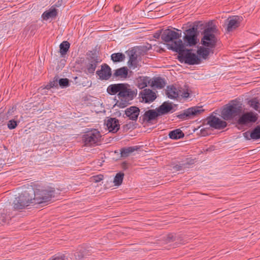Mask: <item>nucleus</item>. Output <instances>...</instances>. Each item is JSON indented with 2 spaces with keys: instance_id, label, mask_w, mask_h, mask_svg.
I'll use <instances>...</instances> for the list:
<instances>
[{
  "instance_id": "obj_1",
  "label": "nucleus",
  "mask_w": 260,
  "mask_h": 260,
  "mask_svg": "<svg viewBox=\"0 0 260 260\" xmlns=\"http://www.w3.org/2000/svg\"><path fill=\"white\" fill-rule=\"evenodd\" d=\"M108 93L114 95L118 93V97L125 103H120L124 107L128 101L132 100L137 95V89H132L129 85L124 83H119L110 85L107 89Z\"/></svg>"
},
{
  "instance_id": "obj_2",
  "label": "nucleus",
  "mask_w": 260,
  "mask_h": 260,
  "mask_svg": "<svg viewBox=\"0 0 260 260\" xmlns=\"http://www.w3.org/2000/svg\"><path fill=\"white\" fill-rule=\"evenodd\" d=\"M178 53L177 59L181 63L189 65L201 63V57L206 59L209 55L210 50H197V54L191 52L192 50H173Z\"/></svg>"
},
{
  "instance_id": "obj_3",
  "label": "nucleus",
  "mask_w": 260,
  "mask_h": 260,
  "mask_svg": "<svg viewBox=\"0 0 260 260\" xmlns=\"http://www.w3.org/2000/svg\"><path fill=\"white\" fill-rule=\"evenodd\" d=\"M217 31L216 26L212 25V22H209L208 26L202 32L203 37L200 44L203 46L198 47L197 49H207L205 47L210 48H215L217 41L215 34Z\"/></svg>"
},
{
  "instance_id": "obj_4",
  "label": "nucleus",
  "mask_w": 260,
  "mask_h": 260,
  "mask_svg": "<svg viewBox=\"0 0 260 260\" xmlns=\"http://www.w3.org/2000/svg\"><path fill=\"white\" fill-rule=\"evenodd\" d=\"M179 48L183 49H187V48H193L200 44V39L198 37V32L197 26L189 28L184 32V36L182 40L180 38V41L178 42Z\"/></svg>"
},
{
  "instance_id": "obj_5",
  "label": "nucleus",
  "mask_w": 260,
  "mask_h": 260,
  "mask_svg": "<svg viewBox=\"0 0 260 260\" xmlns=\"http://www.w3.org/2000/svg\"><path fill=\"white\" fill-rule=\"evenodd\" d=\"M178 32L167 29L161 34V38L169 46L168 49H182L179 48L178 42L182 37L181 31L176 29Z\"/></svg>"
},
{
  "instance_id": "obj_6",
  "label": "nucleus",
  "mask_w": 260,
  "mask_h": 260,
  "mask_svg": "<svg viewBox=\"0 0 260 260\" xmlns=\"http://www.w3.org/2000/svg\"><path fill=\"white\" fill-rule=\"evenodd\" d=\"M242 111V104L238 101H233L223 109L221 115L224 120H228L239 115Z\"/></svg>"
},
{
  "instance_id": "obj_7",
  "label": "nucleus",
  "mask_w": 260,
  "mask_h": 260,
  "mask_svg": "<svg viewBox=\"0 0 260 260\" xmlns=\"http://www.w3.org/2000/svg\"><path fill=\"white\" fill-rule=\"evenodd\" d=\"M55 190L53 188L47 189H36L33 193L34 204H40L49 201L54 197Z\"/></svg>"
},
{
  "instance_id": "obj_8",
  "label": "nucleus",
  "mask_w": 260,
  "mask_h": 260,
  "mask_svg": "<svg viewBox=\"0 0 260 260\" xmlns=\"http://www.w3.org/2000/svg\"><path fill=\"white\" fill-rule=\"evenodd\" d=\"M101 135L97 129H92L83 135L82 140L86 146L98 145L100 142Z\"/></svg>"
},
{
  "instance_id": "obj_9",
  "label": "nucleus",
  "mask_w": 260,
  "mask_h": 260,
  "mask_svg": "<svg viewBox=\"0 0 260 260\" xmlns=\"http://www.w3.org/2000/svg\"><path fill=\"white\" fill-rule=\"evenodd\" d=\"M89 63L86 66L87 72L88 74H93L95 70L98 63L101 62L102 59L99 56V52L96 50H91L89 51Z\"/></svg>"
},
{
  "instance_id": "obj_10",
  "label": "nucleus",
  "mask_w": 260,
  "mask_h": 260,
  "mask_svg": "<svg viewBox=\"0 0 260 260\" xmlns=\"http://www.w3.org/2000/svg\"><path fill=\"white\" fill-rule=\"evenodd\" d=\"M166 94L169 98L171 99H176L179 96L187 98L189 95L188 92L181 90L173 85L167 87Z\"/></svg>"
},
{
  "instance_id": "obj_11",
  "label": "nucleus",
  "mask_w": 260,
  "mask_h": 260,
  "mask_svg": "<svg viewBox=\"0 0 260 260\" xmlns=\"http://www.w3.org/2000/svg\"><path fill=\"white\" fill-rule=\"evenodd\" d=\"M204 111L202 107H193L184 111L183 113L179 114L178 117L180 119H188L192 116L198 115Z\"/></svg>"
},
{
  "instance_id": "obj_12",
  "label": "nucleus",
  "mask_w": 260,
  "mask_h": 260,
  "mask_svg": "<svg viewBox=\"0 0 260 260\" xmlns=\"http://www.w3.org/2000/svg\"><path fill=\"white\" fill-rule=\"evenodd\" d=\"M257 119L256 114L252 112H246L239 117L238 123L241 125H246L249 123L255 122Z\"/></svg>"
},
{
  "instance_id": "obj_13",
  "label": "nucleus",
  "mask_w": 260,
  "mask_h": 260,
  "mask_svg": "<svg viewBox=\"0 0 260 260\" xmlns=\"http://www.w3.org/2000/svg\"><path fill=\"white\" fill-rule=\"evenodd\" d=\"M142 101L146 103H150L153 102L156 98V93L150 89H144L139 94Z\"/></svg>"
},
{
  "instance_id": "obj_14",
  "label": "nucleus",
  "mask_w": 260,
  "mask_h": 260,
  "mask_svg": "<svg viewBox=\"0 0 260 260\" xmlns=\"http://www.w3.org/2000/svg\"><path fill=\"white\" fill-rule=\"evenodd\" d=\"M207 123L212 127L216 129L223 128L226 126V122L216 116H210L207 119Z\"/></svg>"
},
{
  "instance_id": "obj_15",
  "label": "nucleus",
  "mask_w": 260,
  "mask_h": 260,
  "mask_svg": "<svg viewBox=\"0 0 260 260\" xmlns=\"http://www.w3.org/2000/svg\"><path fill=\"white\" fill-rule=\"evenodd\" d=\"M96 74L102 80H108L111 76V68L106 64L101 66V69L96 71Z\"/></svg>"
},
{
  "instance_id": "obj_16",
  "label": "nucleus",
  "mask_w": 260,
  "mask_h": 260,
  "mask_svg": "<svg viewBox=\"0 0 260 260\" xmlns=\"http://www.w3.org/2000/svg\"><path fill=\"white\" fill-rule=\"evenodd\" d=\"M33 193H34V190L32 188L26 190L21 193L18 197L22 198V200H23L26 203V206H28L31 204H34L33 202Z\"/></svg>"
},
{
  "instance_id": "obj_17",
  "label": "nucleus",
  "mask_w": 260,
  "mask_h": 260,
  "mask_svg": "<svg viewBox=\"0 0 260 260\" xmlns=\"http://www.w3.org/2000/svg\"><path fill=\"white\" fill-rule=\"evenodd\" d=\"M107 127L110 132L116 133L119 129L118 120L115 118H109L106 121Z\"/></svg>"
},
{
  "instance_id": "obj_18",
  "label": "nucleus",
  "mask_w": 260,
  "mask_h": 260,
  "mask_svg": "<svg viewBox=\"0 0 260 260\" xmlns=\"http://www.w3.org/2000/svg\"><path fill=\"white\" fill-rule=\"evenodd\" d=\"M126 53L129 56V60L128 61L129 67H136L138 56L137 50H127Z\"/></svg>"
},
{
  "instance_id": "obj_19",
  "label": "nucleus",
  "mask_w": 260,
  "mask_h": 260,
  "mask_svg": "<svg viewBox=\"0 0 260 260\" xmlns=\"http://www.w3.org/2000/svg\"><path fill=\"white\" fill-rule=\"evenodd\" d=\"M139 113V109L135 106H132L127 108L125 111L126 116L132 120H136L137 119Z\"/></svg>"
},
{
  "instance_id": "obj_20",
  "label": "nucleus",
  "mask_w": 260,
  "mask_h": 260,
  "mask_svg": "<svg viewBox=\"0 0 260 260\" xmlns=\"http://www.w3.org/2000/svg\"><path fill=\"white\" fill-rule=\"evenodd\" d=\"M128 75V69L127 67H122L114 71L113 77L115 78L125 79Z\"/></svg>"
},
{
  "instance_id": "obj_21",
  "label": "nucleus",
  "mask_w": 260,
  "mask_h": 260,
  "mask_svg": "<svg viewBox=\"0 0 260 260\" xmlns=\"http://www.w3.org/2000/svg\"><path fill=\"white\" fill-rule=\"evenodd\" d=\"M57 10L53 7H51L48 10L44 12L42 15V18L47 20L50 18H54L57 15Z\"/></svg>"
},
{
  "instance_id": "obj_22",
  "label": "nucleus",
  "mask_w": 260,
  "mask_h": 260,
  "mask_svg": "<svg viewBox=\"0 0 260 260\" xmlns=\"http://www.w3.org/2000/svg\"><path fill=\"white\" fill-rule=\"evenodd\" d=\"M159 115L158 112L153 110H149L145 112L143 115V120L147 122L155 119Z\"/></svg>"
},
{
  "instance_id": "obj_23",
  "label": "nucleus",
  "mask_w": 260,
  "mask_h": 260,
  "mask_svg": "<svg viewBox=\"0 0 260 260\" xmlns=\"http://www.w3.org/2000/svg\"><path fill=\"white\" fill-rule=\"evenodd\" d=\"M172 109L173 107L171 103L164 102L157 109V111L160 115L168 113Z\"/></svg>"
},
{
  "instance_id": "obj_24",
  "label": "nucleus",
  "mask_w": 260,
  "mask_h": 260,
  "mask_svg": "<svg viewBox=\"0 0 260 260\" xmlns=\"http://www.w3.org/2000/svg\"><path fill=\"white\" fill-rule=\"evenodd\" d=\"M226 21L228 23L227 31L229 32L232 31L233 29L237 28L239 26V23L238 21L237 16H234L230 19H228L226 20Z\"/></svg>"
},
{
  "instance_id": "obj_25",
  "label": "nucleus",
  "mask_w": 260,
  "mask_h": 260,
  "mask_svg": "<svg viewBox=\"0 0 260 260\" xmlns=\"http://www.w3.org/2000/svg\"><path fill=\"white\" fill-rule=\"evenodd\" d=\"M22 198H16L13 203V207L15 210H19L25 208L26 206V203L23 200H22Z\"/></svg>"
},
{
  "instance_id": "obj_26",
  "label": "nucleus",
  "mask_w": 260,
  "mask_h": 260,
  "mask_svg": "<svg viewBox=\"0 0 260 260\" xmlns=\"http://www.w3.org/2000/svg\"><path fill=\"white\" fill-rule=\"evenodd\" d=\"M165 80L161 78L157 77L154 78L151 82V86L158 89H161L165 86Z\"/></svg>"
},
{
  "instance_id": "obj_27",
  "label": "nucleus",
  "mask_w": 260,
  "mask_h": 260,
  "mask_svg": "<svg viewBox=\"0 0 260 260\" xmlns=\"http://www.w3.org/2000/svg\"><path fill=\"white\" fill-rule=\"evenodd\" d=\"M169 137L172 139H178L184 137V134L180 129L171 131L169 134Z\"/></svg>"
},
{
  "instance_id": "obj_28",
  "label": "nucleus",
  "mask_w": 260,
  "mask_h": 260,
  "mask_svg": "<svg viewBox=\"0 0 260 260\" xmlns=\"http://www.w3.org/2000/svg\"><path fill=\"white\" fill-rule=\"evenodd\" d=\"M136 150H137V148H136L135 147H128L122 148L120 150L121 156L123 157H126Z\"/></svg>"
},
{
  "instance_id": "obj_29",
  "label": "nucleus",
  "mask_w": 260,
  "mask_h": 260,
  "mask_svg": "<svg viewBox=\"0 0 260 260\" xmlns=\"http://www.w3.org/2000/svg\"><path fill=\"white\" fill-rule=\"evenodd\" d=\"M124 177V173L119 172L116 174L114 177L113 183L115 186H119L121 184Z\"/></svg>"
},
{
  "instance_id": "obj_30",
  "label": "nucleus",
  "mask_w": 260,
  "mask_h": 260,
  "mask_svg": "<svg viewBox=\"0 0 260 260\" xmlns=\"http://www.w3.org/2000/svg\"><path fill=\"white\" fill-rule=\"evenodd\" d=\"M125 58V55L121 53H113L111 55V59L114 62L122 61Z\"/></svg>"
},
{
  "instance_id": "obj_31",
  "label": "nucleus",
  "mask_w": 260,
  "mask_h": 260,
  "mask_svg": "<svg viewBox=\"0 0 260 260\" xmlns=\"http://www.w3.org/2000/svg\"><path fill=\"white\" fill-rule=\"evenodd\" d=\"M250 137L253 140H256L260 138V126H257L252 132H251Z\"/></svg>"
},
{
  "instance_id": "obj_32",
  "label": "nucleus",
  "mask_w": 260,
  "mask_h": 260,
  "mask_svg": "<svg viewBox=\"0 0 260 260\" xmlns=\"http://www.w3.org/2000/svg\"><path fill=\"white\" fill-rule=\"evenodd\" d=\"M58 83L61 87H66L69 85V80L67 78H62L59 79Z\"/></svg>"
},
{
  "instance_id": "obj_33",
  "label": "nucleus",
  "mask_w": 260,
  "mask_h": 260,
  "mask_svg": "<svg viewBox=\"0 0 260 260\" xmlns=\"http://www.w3.org/2000/svg\"><path fill=\"white\" fill-rule=\"evenodd\" d=\"M17 124L18 122L14 119L10 120L8 122V127L10 129H14L17 126Z\"/></svg>"
},
{
  "instance_id": "obj_34",
  "label": "nucleus",
  "mask_w": 260,
  "mask_h": 260,
  "mask_svg": "<svg viewBox=\"0 0 260 260\" xmlns=\"http://www.w3.org/2000/svg\"><path fill=\"white\" fill-rule=\"evenodd\" d=\"M250 105L251 107L253 108L255 110H258L259 108V103L256 99H252L250 101Z\"/></svg>"
},
{
  "instance_id": "obj_35",
  "label": "nucleus",
  "mask_w": 260,
  "mask_h": 260,
  "mask_svg": "<svg viewBox=\"0 0 260 260\" xmlns=\"http://www.w3.org/2000/svg\"><path fill=\"white\" fill-rule=\"evenodd\" d=\"M104 178V176L103 175H98L96 176H93L91 178V181L95 183L99 182L102 181Z\"/></svg>"
},
{
  "instance_id": "obj_36",
  "label": "nucleus",
  "mask_w": 260,
  "mask_h": 260,
  "mask_svg": "<svg viewBox=\"0 0 260 260\" xmlns=\"http://www.w3.org/2000/svg\"><path fill=\"white\" fill-rule=\"evenodd\" d=\"M186 167L185 164L176 165L173 167L174 170L176 171H181L183 170Z\"/></svg>"
},
{
  "instance_id": "obj_37",
  "label": "nucleus",
  "mask_w": 260,
  "mask_h": 260,
  "mask_svg": "<svg viewBox=\"0 0 260 260\" xmlns=\"http://www.w3.org/2000/svg\"><path fill=\"white\" fill-rule=\"evenodd\" d=\"M70 44L69 42L65 41H63L59 45V49H69Z\"/></svg>"
},
{
  "instance_id": "obj_38",
  "label": "nucleus",
  "mask_w": 260,
  "mask_h": 260,
  "mask_svg": "<svg viewBox=\"0 0 260 260\" xmlns=\"http://www.w3.org/2000/svg\"><path fill=\"white\" fill-rule=\"evenodd\" d=\"M176 240V237L174 236L172 234H169L167 237V242H170L172 241H174Z\"/></svg>"
},
{
  "instance_id": "obj_39",
  "label": "nucleus",
  "mask_w": 260,
  "mask_h": 260,
  "mask_svg": "<svg viewBox=\"0 0 260 260\" xmlns=\"http://www.w3.org/2000/svg\"><path fill=\"white\" fill-rule=\"evenodd\" d=\"M50 83L53 87H57V86H58V78L56 77H54V80L50 82Z\"/></svg>"
},
{
  "instance_id": "obj_40",
  "label": "nucleus",
  "mask_w": 260,
  "mask_h": 260,
  "mask_svg": "<svg viewBox=\"0 0 260 260\" xmlns=\"http://www.w3.org/2000/svg\"><path fill=\"white\" fill-rule=\"evenodd\" d=\"M151 48H152L151 45L148 44L146 46H136V47L132 48V49H151Z\"/></svg>"
},
{
  "instance_id": "obj_41",
  "label": "nucleus",
  "mask_w": 260,
  "mask_h": 260,
  "mask_svg": "<svg viewBox=\"0 0 260 260\" xmlns=\"http://www.w3.org/2000/svg\"><path fill=\"white\" fill-rule=\"evenodd\" d=\"M250 133L249 131H247L243 133V136L246 140H249L252 139L250 137Z\"/></svg>"
},
{
  "instance_id": "obj_42",
  "label": "nucleus",
  "mask_w": 260,
  "mask_h": 260,
  "mask_svg": "<svg viewBox=\"0 0 260 260\" xmlns=\"http://www.w3.org/2000/svg\"><path fill=\"white\" fill-rule=\"evenodd\" d=\"M69 50H59L58 53L60 54L61 57H64L67 53Z\"/></svg>"
},
{
  "instance_id": "obj_43",
  "label": "nucleus",
  "mask_w": 260,
  "mask_h": 260,
  "mask_svg": "<svg viewBox=\"0 0 260 260\" xmlns=\"http://www.w3.org/2000/svg\"><path fill=\"white\" fill-rule=\"evenodd\" d=\"M161 36V31L157 32L154 34L153 37L156 39H159L160 36Z\"/></svg>"
},
{
  "instance_id": "obj_44",
  "label": "nucleus",
  "mask_w": 260,
  "mask_h": 260,
  "mask_svg": "<svg viewBox=\"0 0 260 260\" xmlns=\"http://www.w3.org/2000/svg\"><path fill=\"white\" fill-rule=\"evenodd\" d=\"M146 86H147L146 83H144V82H143L142 83H140L139 84V87L140 88H143L146 87Z\"/></svg>"
},
{
  "instance_id": "obj_45",
  "label": "nucleus",
  "mask_w": 260,
  "mask_h": 260,
  "mask_svg": "<svg viewBox=\"0 0 260 260\" xmlns=\"http://www.w3.org/2000/svg\"><path fill=\"white\" fill-rule=\"evenodd\" d=\"M52 260H64L62 256H57L53 258Z\"/></svg>"
},
{
  "instance_id": "obj_46",
  "label": "nucleus",
  "mask_w": 260,
  "mask_h": 260,
  "mask_svg": "<svg viewBox=\"0 0 260 260\" xmlns=\"http://www.w3.org/2000/svg\"><path fill=\"white\" fill-rule=\"evenodd\" d=\"M53 87L51 86V84H50V83H48L46 86H45V88L46 89H50L51 88H52Z\"/></svg>"
},
{
  "instance_id": "obj_47",
  "label": "nucleus",
  "mask_w": 260,
  "mask_h": 260,
  "mask_svg": "<svg viewBox=\"0 0 260 260\" xmlns=\"http://www.w3.org/2000/svg\"><path fill=\"white\" fill-rule=\"evenodd\" d=\"M75 256H76V257L78 256L79 259H80V258H81V257H83V255H82V256H81L80 257V256L79 254H75Z\"/></svg>"
},
{
  "instance_id": "obj_48",
  "label": "nucleus",
  "mask_w": 260,
  "mask_h": 260,
  "mask_svg": "<svg viewBox=\"0 0 260 260\" xmlns=\"http://www.w3.org/2000/svg\"><path fill=\"white\" fill-rule=\"evenodd\" d=\"M158 52H159V53H161L162 52H164L165 51V50L164 49H162V50H157Z\"/></svg>"
},
{
  "instance_id": "obj_49",
  "label": "nucleus",
  "mask_w": 260,
  "mask_h": 260,
  "mask_svg": "<svg viewBox=\"0 0 260 260\" xmlns=\"http://www.w3.org/2000/svg\"><path fill=\"white\" fill-rule=\"evenodd\" d=\"M3 218V222H4V223L6 222L7 219H4V217Z\"/></svg>"
},
{
  "instance_id": "obj_50",
  "label": "nucleus",
  "mask_w": 260,
  "mask_h": 260,
  "mask_svg": "<svg viewBox=\"0 0 260 260\" xmlns=\"http://www.w3.org/2000/svg\"><path fill=\"white\" fill-rule=\"evenodd\" d=\"M8 114H11V112L10 111V110L8 111Z\"/></svg>"
}]
</instances>
